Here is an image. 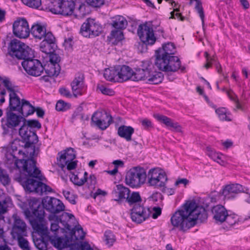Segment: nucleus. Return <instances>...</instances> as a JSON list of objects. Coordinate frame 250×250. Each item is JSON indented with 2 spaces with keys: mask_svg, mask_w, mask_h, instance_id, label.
I'll return each mask as SVG.
<instances>
[{
  "mask_svg": "<svg viewBox=\"0 0 250 250\" xmlns=\"http://www.w3.org/2000/svg\"><path fill=\"white\" fill-rule=\"evenodd\" d=\"M15 159V166L20 172L15 175L14 180L19 183L26 192H35L42 194L43 192H52L53 189L49 186L42 183L41 171L36 166L37 162L33 158Z\"/></svg>",
  "mask_w": 250,
  "mask_h": 250,
  "instance_id": "nucleus-1",
  "label": "nucleus"
},
{
  "mask_svg": "<svg viewBox=\"0 0 250 250\" xmlns=\"http://www.w3.org/2000/svg\"><path fill=\"white\" fill-rule=\"evenodd\" d=\"M65 206L59 199L55 197L47 196L42 199V202L39 199L33 198L29 201V207L24 210V214L27 220H30L29 216L35 218L36 216L41 214L42 218L41 223L44 221L45 209L51 214L56 215L64 210Z\"/></svg>",
  "mask_w": 250,
  "mask_h": 250,
  "instance_id": "nucleus-2",
  "label": "nucleus"
},
{
  "mask_svg": "<svg viewBox=\"0 0 250 250\" xmlns=\"http://www.w3.org/2000/svg\"><path fill=\"white\" fill-rule=\"evenodd\" d=\"M42 127L40 122L35 119L27 120L23 118L22 125L19 129L20 135L24 142H25V148H31L32 151L30 152V158H33L36 151H39V148L36 147L35 145L38 142V137L35 128L39 129Z\"/></svg>",
  "mask_w": 250,
  "mask_h": 250,
  "instance_id": "nucleus-3",
  "label": "nucleus"
},
{
  "mask_svg": "<svg viewBox=\"0 0 250 250\" xmlns=\"http://www.w3.org/2000/svg\"><path fill=\"white\" fill-rule=\"evenodd\" d=\"M192 204L187 201L181 208L175 212L170 218L171 225L174 228H179L180 231L185 232L195 226V220L191 219L190 208Z\"/></svg>",
  "mask_w": 250,
  "mask_h": 250,
  "instance_id": "nucleus-4",
  "label": "nucleus"
},
{
  "mask_svg": "<svg viewBox=\"0 0 250 250\" xmlns=\"http://www.w3.org/2000/svg\"><path fill=\"white\" fill-rule=\"evenodd\" d=\"M30 218L28 221L34 230L40 234V237L34 239V243L36 247L39 250H47L48 242L50 241V235L48 229L42 224L41 220L42 218L41 214L36 216V219L29 216Z\"/></svg>",
  "mask_w": 250,
  "mask_h": 250,
  "instance_id": "nucleus-5",
  "label": "nucleus"
},
{
  "mask_svg": "<svg viewBox=\"0 0 250 250\" xmlns=\"http://www.w3.org/2000/svg\"><path fill=\"white\" fill-rule=\"evenodd\" d=\"M32 50L24 43L17 39L11 40L8 47L6 57L24 61L27 57H32Z\"/></svg>",
  "mask_w": 250,
  "mask_h": 250,
  "instance_id": "nucleus-6",
  "label": "nucleus"
},
{
  "mask_svg": "<svg viewBox=\"0 0 250 250\" xmlns=\"http://www.w3.org/2000/svg\"><path fill=\"white\" fill-rule=\"evenodd\" d=\"M75 6L72 0H51L45 8L53 14L69 16L73 14Z\"/></svg>",
  "mask_w": 250,
  "mask_h": 250,
  "instance_id": "nucleus-7",
  "label": "nucleus"
},
{
  "mask_svg": "<svg viewBox=\"0 0 250 250\" xmlns=\"http://www.w3.org/2000/svg\"><path fill=\"white\" fill-rule=\"evenodd\" d=\"M155 64L160 70L164 72H176L180 69L184 71L185 69V67L181 66L179 58L175 56L160 58L159 55L156 58Z\"/></svg>",
  "mask_w": 250,
  "mask_h": 250,
  "instance_id": "nucleus-8",
  "label": "nucleus"
},
{
  "mask_svg": "<svg viewBox=\"0 0 250 250\" xmlns=\"http://www.w3.org/2000/svg\"><path fill=\"white\" fill-rule=\"evenodd\" d=\"M147 174L145 169L140 167H133L128 170L125 175L126 185L131 188L139 187L145 183Z\"/></svg>",
  "mask_w": 250,
  "mask_h": 250,
  "instance_id": "nucleus-9",
  "label": "nucleus"
},
{
  "mask_svg": "<svg viewBox=\"0 0 250 250\" xmlns=\"http://www.w3.org/2000/svg\"><path fill=\"white\" fill-rule=\"evenodd\" d=\"M23 117L14 113V111L6 109L5 116L1 119V126L3 130L2 134L5 135L10 132V129L13 130L21 123H23Z\"/></svg>",
  "mask_w": 250,
  "mask_h": 250,
  "instance_id": "nucleus-10",
  "label": "nucleus"
},
{
  "mask_svg": "<svg viewBox=\"0 0 250 250\" xmlns=\"http://www.w3.org/2000/svg\"><path fill=\"white\" fill-rule=\"evenodd\" d=\"M137 34L140 40L146 45H153L156 41L151 21L140 24L137 29Z\"/></svg>",
  "mask_w": 250,
  "mask_h": 250,
  "instance_id": "nucleus-11",
  "label": "nucleus"
},
{
  "mask_svg": "<svg viewBox=\"0 0 250 250\" xmlns=\"http://www.w3.org/2000/svg\"><path fill=\"white\" fill-rule=\"evenodd\" d=\"M85 233L83 231L82 227L79 225L76 226L69 232V235H65V244L67 247H70L71 249L75 250H82L83 243L77 242L76 241L82 240L84 238Z\"/></svg>",
  "mask_w": 250,
  "mask_h": 250,
  "instance_id": "nucleus-12",
  "label": "nucleus"
},
{
  "mask_svg": "<svg viewBox=\"0 0 250 250\" xmlns=\"http://www.w3.org/2000/svg\"><path fill=\"white\" fill-rule=\"evenodd\" d=\"M102 31V26L93 19H87L81 27L80 33L84 37L93 38Z\"/></svg>",
  "mask_w": 250,
  "mask_h": 250,
  "instance_id": "nucleus-13",
  "label": "nucleus"
},
{
  "mask_svg": "<svg viewBox=\"0 0 250 250\" xmlns=\"http://www.w3.org/2000/svg\"><path fill=\"white\" fill-rule=\"evenodd\" d=\"M147 184L157 188L165 187L167 177L165 172L161 171L157 168L149 169L147 174Z\"/></svg>",
  "mask_w": 250,
  "mask_h": 250,
  "instance_id": "nucleus-14",
  "label": "nucleus"
},
{
  "mask_svg": "<svg viewBox=\"0 0 250 250\" xmlns=\"http://www.w3.org/2000/svg\"><path fill=\"white\" fill-rule=\"evenodd\" d=\"M248 189L245 190L243 186L239 184H231L225 186L220 192V194L224 196L225 199H233L236 195L241 192H246L248 198L246 201L250 204V193L247 192Z\"/></svg>",
  "mask_w": 250,
  "mask_h": 250,
  "instance_id": "nucleus-15",
  "label": "nucleus"
},
{
  "mask_svg": "<svg viewBox=\"0 0 250 250\" xmlns=\"http://www.w3.org/2000/svg\"><path fill=\"white\" fill-rule=\"evenodd\" d=\"M32 57H27L22 62L21 65L28 74L38 77L41 75L44 68L39 60L32 59Z\"/></svg>",
  "mask_w": 250,
  "mask_h": 250,
  "instance_id": "nucleus-16",
  "label": "nucleus"
},
{
  "mask_svg": "<svg viewBox=\"0 0 250 250\" xmlns=\"http://www.w3.org/2000/svg\"><path fill=\"white\" fill-rule=\"evenodd\" d=\"M91 121L102 130L106 129L112 123V116L106 112L96 111L91 117Z\"/></svg>",
  "mask_w": 250,
  "mask_h": 250,
  "instance_id": "nucleus-17",
  "label": "nucleus"
},
{
  "mask_svg": "<svg viewBox=\"0 0 250 250\" xmlns=\"http://www.w3.org/2000/svg\"><path fill=\"white\" fill-rule=\"evenodd\" d=\"M91 121L102 130L106 129L112 123V116L106 112L96 111L91 117Z\"/></svg>",
  "mask_w": 250,
  "mask_h": 250,
  "instance_id": "nucleus-18",
  "label": "nucleus"
},
{
  "mask_svg": "<svg viewBox=\"0 0 250 250\" xmlns=\"http://www.w3.org/2000/svg\"><path fill=\"white\" fill-rule=\"evenodd\" d=\"M13 33L19 38H26L30 34V29L28 22L25 18H20L13 24Z\"/></svg>",
  "mask_w": 250,
  "mask_h": 250,
  "instance_id": "nucleus-19",
  "label": "nucleus"
},
{
  "mask_svg": "<svg viewBox=\"0 0 250 250\" xmlns=\"http://www.w3.org/2000/svg\"><path fill=\"white\" fill-rule=\"evenodd\" d=\"M189 204H193L192 207L190 208V210H192L191 213V219L195 220V226L198 220L200 222H203L208 218V213L205 208L202 206H198L194 200L188 201Z\"/></svg>",
  "mask_w": 250,
  "mask_h": 250,
  "instance_id": "nucleus-20",
  "label": "nucleus"
},
{
  "mask_svg": "<svg viewBox=\"0 0 250 250\" xmlns=\"http://www.w3.org/2000/svg\"><path fill=\"white\" fill-rule=\"evenodd\" d=\"M46 36L40 43V47L42 52L48 54L55 52L57 46L56 39L51 32L49 31Z\"/></svg>",
  "mask_w": 250,
  "mask_h": 250,
  "instance_id": "nucleus-21",
  "label": "nucleus"
},
{
  "mask_svg": "<svg viewBox=\"0 0 250 250\" xmlns=\"http://www.w3.org/2000/svg\"><path fill=\"white\" fill-rule=\"evenodd\" d=\"M150 69V65L148 62H142L141 67L136 68L135 71H133L132 81L146 80L149 76V74Z\"/></svg>",
  "mask_w": 250,
  "mask_h": 250,
  "instance_id": "nucleus-22",
  "label": "nucleus"
},
{
  "mask_svg": "<svg viewBox=\"0 0 250 250\" xmlns=\"http://www.w3.org/2000/svg\"><path fill=\"white\" fill-rule=\"evenodd\" d=\"M76 158L74 149L69 147L64 150V153H61L59 159L57 158L58 164L61 168L62 170L65 173L64 168L66 166V163L68 161H73Z\"/></svg>",
  "mask_w": 250,
  "mask_h": 250,
  "instance_id": "nucleus-23",
  "label": "nucleus"
},
{
  "mask_svg": "<svg viewBox=\"0 0 250 250\" xmlns=\"http://www.w3.org/2000/svg\"><path fill=\"white\" fill-rule=\"evenodd\" d=\"M72 218H75L72 214L66 212H63L60 216H57L55 214H50L48 217V219L50 221L55 220V221L61 223L64 228L69 232L71 231V230H73V228H72L71 226L68 224V221Z\"/></svg>",
  "mask_w": 250,
  "mask_h": 250,
  "instance_id": "nucleus-24",
  "label": "nucleus"
},
{
  "mask_svg": "<svg viewBox=\"0 0 250 250\" xmlns=\"http://www.w3.org/2000/svg\"><path fill=\"white\" fill-rule=\"evenodd\" d=\"M26 225L24 221L20 218H16L13 226L11 234L14 239L20 236L26 235Z\"/></svg>",
  "mask_w": 250,
  "mask_h": 250,
  "instance_id": "nucleus-25",
  "label": "nucleus"
},
{
  "mask_svg": "<svg viewBox=\"0 0 250 250\" xmlns=\"http://www.w3.org/2000/svg\"><path fill=\"white\" fill-rule=\"evenodd\" d=\"M83 74H79L75 77L71 83L73 95L76 98L83 95Z\"/></svg>",
  "mask_w": 250,
  "mask_h": 250,
  "instance_id": "nucleus-26",
  "label": "nucleus"
},
{
  "mask_svg": "<svg viewBox=\"0 0 250 250\" xmlns=\"http://www.w3.org/2000/svg\"><path fill=\"white\" fill-rule=\"evenodd\" d=\"M154 117L160 123L164 124L166 127L173 128L177 132L181 131V127L177 122H174L172 119L161 114H154Z\"/></svg>",
  "mask_w": 250,
  "mask_h": 250,
  "instance_id": "nucleus-27",
  "label": "nucleus"
},
{
  "mask_svg": "<svg viewBox=\"0 0 250 250\" xmlns=\"http://www.w3.org/2000/svg\"><path fill=\"white\" fill-rule=\"evenodd\" d=\"M176 52V48L173 43L171 42L164 44L162 48H159L155 52L156 58L160 55V58L174 56Z\"/></svg>",
  "mask_w": 250,
  "mask_h": 250,
  "instance_id": "nucleus-28",
  "label": "nucleus"
},
{
  "mask_svg": "<svg viewBox=\"0 0 250 250\" xmlns=\"http://www.w3.org/2000/svg\"><path fill=\"white\" fill-rule=\"evenodd\" d=\"M130 190L122 185H117L116 188L112 191V195L115 198L114 200L120 203L122 199H125L126 197L129 195Z\"/></svg>",
  "mask_w": 250,
  "mask_h": 250,
  "instance_id": "nucleus-29",
  "label": "nucleus"
},
{
  "mask_svg": "<svg viewBox=\"0 0 250 250\" xmlns=\"http://www.w3.org/2000/svg\"><path fill=\"white\" fill-rule=\"evenodd\" d=\"M213 218L221 223L225 222L226 217L228 213L226 208L221 205L214 206L211 209Z\"/></svg>",
  "mask_w": 250,
  "mask_h": 250,
  "instance_id": "nucleus-30",
  "label": "nucleus"
},
{
  "mask_svg": "<svg viewBox=\"0 0 250 250\" xmlns=\"http://www.w3.org/2000/svg\"><path fill=\"white\" fill-rule=\"evenodd\" d=\"M48 32H47L45 26L38 23L33 24L31 27V30H30V33L31 34L34 38L36 40H39L46 38Z\"/></svg>",
  "mask_w": 250,
  "mask_h": 250,
  "instance_id": "nucleus-31",
  "label": "nucleus"
},
{
  "mask_svg": "<svg viewBox=\"0 0 250 250\" xmlns=\"http://www.w3.org/2000/svg\"><path fill=\"white\" fill-rule=\"evenodd\" d=\"M117 74L121 82L132 80L133 70L128 66L123 65L117 67Z\"/></svg>",
  "mask_w": 250,
  "mask_h": 250,
  "instance_id": "nucleus-32",
  "label": "nucleus"
},
{
  "mask_svg": "<svg viewBox=\"0 0 250 250\" xmlns=\"http://www.w3.org/2000/svg\"><path fill=\"white\" fill-rule=\"evenodd\" d=\"M17 111L24 118L27 117L34 113V106L29 101L22 99L21 105Z\"/></svg>",
  "mask_w": 250,
  "mask_h": 250,
  "instance_id": "nucleus-33",
  "label": "nucleus"
},
{
  "mask_svg": "<svg viewBox=\"0 0 250 250\" xmlns=\"http://www.w3.org/2000/svg\"><path fill=\"white\" fill-rule=\"evenodd\" d=\"M109 24L116 29H125L127 25V21L125 18L122 16L116 15L111 18Z\"/></svg>",
  "mask_w": 250,
  "mask_h": 250,
  "instance_id": "nucleus-34",
  "label": "nucleus"
},
{
  "mask_svg": "<svg viewBox=\"0 0 250 250\" xmlns=\"http://www.w3.org/2000/svg\"><path fill=\"white\" fill-rule=\"evenodd\" d=\"M134 132V129L131 126L122 125L118 127L117 134L121 138H124L127 142L131 141L132 135Z\"/></svg>",
  "mask_w": 250,
  "mask_h": 250,
  "instance_id": "nucleus-35",
  "label": "nucleus"
},
{
  "mask_svg": "<svg viewBox=\"0 0 250 250\" xmlns=\"http://www.w3.org/2000/svg\"><path fill=\"white\" fill-rule=\"evenodd\" d=\"M21 104V100L16 93L15 91L9 94V103L7 109L8 110L17 111Z\"/></svg>",
  "mask_w": 250,
  "mask_h": 250,
  "instance_id": "nucleus-36",
  "label": "nucleus"
},
{
  "mask_svg": "<svg viewBox=\"0 0 250 250\" xmlns=\"http://www.w3.org/2000/svg\"><path fill=\"white\" fill-rule=\"evenodd\" d=\"M150 213V210L143 211L142 213L139 212H131L130 216L133 222L137 224H140L149 218Z\"/></svg>",
  "mask_w": 250,
  "mask_h": 250,
  "instance_id": "nucleus-37",
  "label": "nucleus"
},
{
  "mask_svg": "<svg viewBox=\"0 0 250 250\" xmlns=\"http://www.w3.org/2000/svg\"><path fill=\"white\" fill-rule=\"evenodd\" d=\"M149 77L147 78V83L152 84H158L162 82L164 75L160 72H153L149 71Z\"/></svg>",
  "mask_w": 250,
  "mask_h": 250,
  "instance_id": "nucleus-38",
  "label": "nucleus"
},
{
  "mask_svg": "<svg viewBox=\"0 0 250 250\" xmlns=\"http://www.w3.org/2000/svg\"><path fill=\"white\" fill-rule=\"evenodd\" d=\"M61 66L60 64H51L47 69H44L45 73L50 77H57L60 73Z\"/></svg>",
  "mask_w": 250,
  "mask_h": 250,
  "instance_id": "nucleus-39",
  "label": "nucleus"
},
{
  "mask_svg": "<svg viewBox=\"0 0 250 250\" xmlns=\"http://www.w3.org/2000/svg\"><path fill=\"white\" fill-rule=\"evenodd\" d=\"M122 29H116L111 31L110 33L111 40L114 41L113 43L117 44L124 39V34Z\"/></svg>",
  "mask_w": 250,
  "mask_h": 250,
  "instance_id": "nucleus-40",
  "label": "nucleus"
},
{
  "mask_svg": "<svg viewBox=\"0 0 250 250\" xmlns=\"http://www.w3.org/2000/svg\"><path fill=\"white\" fill-rule=\"evenodd\" d=\"M130 205L138 204L142 201L140 194L138 192H133L131 195L129 193V195L126 197L125 200Z\"/></svg>",
  "mask_w": 250,
  "mask_h": 250,
  "instance_id": "nucleus-41",
  "label": "nucleus"
},
{
  "mask_svg": "<svg viewBox=\"0 0 250 250\" xmlns=\"http://www.w3.org/2000/svg\"><path fill=\"white\" fill-rule=\"evenodd\" d=\"M50 241L54 244L55 247L59 250H61L67 245H65V242L63 243V239L61 237H58V235L55 236H50Z\"/></svg>",
  "mask_w": 250,
  "mask_h": 250,
  "instance_id": "nucleus-42",
  "label": "nucleus"
},
{
  "mask_svg": "<svg viewBox=\"0 0 250 250\" xmlns=\"http://www.w3.org/2000/svg\"><path fill=\"white\" fill-rule=\"evenodd\" d=\"M118 76L117 68L116 69L106 68L105 69L104 76V78L109 81H114L115 78Z\"/></svg>",
  "mask_w": 250,
  "mask_h": 250,
  "instance_id": "nucleus-43",
  "label": "nucleus"
},
{
  "mask_svg": "<svg viewBox=\"0 0 250 250\" xmlns=\"http://www.w3.org/2000/svg\"><path fill=\"white\" fill-rule=\"evenodd\" d=\"M226 93L229 99L235 103L236 108L238 109H242V106L239 102L237 96L234 93L233 91L230 89L229 91H226Z\"/></svg>",
  "mask_w": 250,
  "mask_h": 250,
  "instance_id": "nucleus-44",
  "label": "nucleus"
},
{
  "mask_svg": "<svg viewBox=\"0 0 250 250\" xmlns=\"http://www.w3.org/2000/svg\"><path fill=\"white\" fill-rule=\"evenodd\" d=\"M70 173L72 175L71 176H69L70 181L75 185L82 186L87 181V178L85 177L79 179L77 175H75L74 173L71 172Z\"/></svg>",
  "mask_w": 250,
  "mask_h": 250,
  "instance_id": "nucleus-45",
  "label": "nucleus"
},
{
  "mask_svg": "<svg viewBox=\"0 0 250 250\" xmlns=\"http://www.w3.org/2000/svg\"><path fill=\"white\" fill-rule=\"evenodd\" d=\"M104 241L109 246L113 245L115 241V237L113 232L109 230H106L104 234Z\"/></svg>",
  "mask_w": 250,
  "mask_h": 250,
  "instance_id": "nucleus-46",
  "label": "nucleus"
},
{
  "mask_svg": "<svg viewBox=\"0 0 250 250\" xmlns=\"http://www.w3.org/2000/svg\"><path fill=\"white\" fill-rule=\"evenodd\" d=\"M24 236H20L16 238L18 240V245L23 250H30L29 242Z\"/></svg>",
  "mask_w": 250,
  "mask_h": 250,
  "instance_id": "nucleus-47",
  "label": "nucleus"
},
{
  "mask_svg": "<svg viewBox=\"0 0 250 250\" xmlns=\"http://www.w3.org/2000/svg\"><path fill=\"white\" fill-rule=\"evenodd\" d=\"M70 104L64 102L62 100L58 101L56 104V109L58 111H64L70 108Z\"/></svg>",
  "mask_w": 250,
  "mask_h": 250,
  "instance_id": "nucleus-48",
  "label": "nucleus"
},
{
  "mask_svg": "<svg viewBox=\"0 0 250 250\" xmlns=\"http://www.w3.org/2000/svg\"><path fill=\"white\" fill-rule=\"evenodd\" d=\"M23 3L27 6L35 8L38 9L41 5V0H21Z\"/></svg>",
  "mask_w": 250,
  "mask_h": 250,
  "instance_id": "nucleus-49",
  "label": "nucleus"
},
{
  "mask_svg": "<svg viewBox=\"0 0 250 250\" xmlns=\"http://www.w3.org/2000/svg\"><path fill=\"white\" fill-rule=\"evenodd\" d=\"M219 118L222 121H230L231 119L227 116V109L224 107L219 108L215 110Z\"/></svg>",
  "mask_w": 250,
  "mask_h": 250,
  "instance_id": "nucleus-50",
  "label": "nucleus"
},
{
  "mask_svg": "<svg viewBox=\"0 0 250 250\" xmlns=\"http://www.w3.org/2000/svg\"><path fill=\"white\" fill-rule=\"evenodd\" d=\"M238 220L237 215L235 214H228L226 217L225 222L229 226H232L235 225Z\"/></svg>",
  "mask_w": 250,
  "mask_h": 250,
  "instance_id": "nucleus-51",
  "label": "nucleus"
},
{
  "mask_svg": "<svg viewBox=\"0 0 250 250\" xmlns=\"http://www.w3.org/2000/svg\"><path fill=\"white\" fill-rule=\"evenodd\" d=\"M207 150L208 151L207 154L208 156L214 161H216L219 163V160L221 159V154L214 151L209 147H207Z\"/></svg>",
  "mask_w": 250,
  "mask_h": 250,
  "instance_id": "nucleus-52",
  "label": "nucleus"
},
{
  "mask_svg": "<svg viewBox=\"0 0 250 250\" xmlns=\"http://www.w3.org/2000/svg\"><path fill=\"white\" fill-rule=\"evenodd\" d=\"M0 182L4 185H8L10 183V179L9 175L4 173L3 170L0 168Z\"/></svg>",
  "mask_w": 250,
  "mask_h": 250,
  "instance_id": "nucleus-53",
  "label": "nucleus"
},
{
  "mask_svg": "<svg viewBox=\"0 0 250 250\" xmlns=\"http://www.w3.org/2000/svg\"><path fill=\"white\" fill-rule=\"evenodd\" d=\"M97 88L104 95L112 96L115 94V92L113 89L106 87L103 85H98Z\"/></svg>",
  "mask_w": 250,
  "mask_h": 250,
  "instance_id": "nucleus-54",
  "label": "nucleus"
},
{
  "mask_svg": "<svg viewBox=\"0 0 250 250\" xmlns=\"http://www.w3.org/2000/svg\"><path fill=\"white\" fill-rule=\"evenodd\" d=\"M48 54L49 55V62L51 64H59V62L61 61V58L58 54L56 53H50Z\"/></svg>",
  "mask_w": 250,
  "mask_h": 250,
  "instance_id": "nucleus-55",
  "label": "nucleus"
},
{
  "mask_svg": "<svg viewBox=\"0 0 250 250\" xmlns=\"http://www.w3.org/2000/svg\"><path fill=\"white\" fill-rule=\"evenodd\" d=\"M195 8L197 11L202 21V22L204 23V19L205 15L203 8L202 5V2L201 1H197V2L196 3Z\"/></svg>",
  "mask_w": 250,
  "mask_h": 250,
  "instance_id": "nucleus-56",
  "label": "nucleus"
},
{
  "mask_svg": "<svg viewBox=\"0 0 250 250\" xmlns=\"http://www.w3.org/2000/svg\"><path fill=\"white\" fill-rule=\"evenodd\" d=\"M86 3L94 7H100L104 3V0H86Z\"/></svg>",
  "mask_w": 250,
  "mask_h": 250,
  "instance_id": "nucleus-57",
  "label": "nucleus"
},
{
  "mask_svg": "<svg viewBox=\"0 0 250 250\" xmlns=\"http://www.w3.org/2000/svg\"><path fill=\"white\" fill-rule=\"evenodd\" d=\"M149 210V208H145L143 206L141 205L140 204H135L133 205V208L130 209L131 212H139L142 213L143 211Z\"/></svg>",
  "mask_w": 250,
  "mask_h": 250,
  "instance_id": "nucleus-58",
  "label": "nucleus"
},
{
  "mask_svg": "<svg viewBox=\"0 0 250 250\" xmlns=\"http://www.w3.org/2000/svg\"><path fill=\"white\" fill-rule=\"evenodd\" d=\"M2 83L4 86L6 88V89L10 92V93H13L15 92V90L12 87V83L10 81L9 78H5L2 81Z\"/></svg>",
  "mask_w": 250,
  "mask_h": 250,
  "instance_id": "nucleus-59",
  "label": "nucleus"
},
{
  "mask_svg": "<svg viewBox=\"0 0 250 250\" xmlns=\"http://www.w3.org/2000/svg\"><path fill=\"white\" fill-rule=\"evenodd\" d=\"M83 108L82 106H79L75 111L74 112L72 115L71 120L72 122H73L74 120L77 118H79L82 112Z\"/></svg>",
  "mask_w": 250,
  "mask_h": 250,
  "instance_id": "nucleus-60",
  "label": "nucleus"
},
{
  "mask_svg": "<svg viewBox=\"0 0 250 250\" xmlns=\"http://www.w3.org/2000/svg\"><path fill=\"white\" fill-rule=\"evenodd\" d=\"M140 122L141 123L142 125L144 127V128L146 129H149V128L153 127V125L149 119L147 118H145L144 119L141 120L140 121Z\"/></svg>",
  "mask_w": 250,
  "mask_h": 250,
  "instance_id": "nucleus-61",
  "label": "nucleus"
},
{
  "mask_svg": "<svg viewBox=\"0 0 250 250\" xmlns=\"http://www.w3.org/2000/svg\"><path fill=\"white\" fill-rule=\"evenodd\" d=\"M62 193L64 197L66 199H67L71 204L73 205H75L76 204V202L75 200L70 196V192L69 191L63 190L62 191Z\"/></svg>",
  "mask_w": 250,
  "mask_h": 250,
  "instance_id": "nucleus-62",
  "label": "nucleus"
},
{
  "mask_svg": "<svg viewBox=\"0 0 250 250\" xmlns=\"http://www.w3.org/2000/svg\"><path fill=\"white\" fill-rule=\"evenodd\" d=\"M55 223H52L50 226V230L53 233V236L58 235V231L60 228L59 226V223L58 221H56Z\"/></svg>",
  "mask_w": 250,
  "mask_h": 250,
  "instance_id": "nucleus-63",
  "label": "nucleus"
},
{
  "mask_svg": "<svg viewBox=\"0 0 250 250\" xmlns=\"http://www.w3.org/2000/svg\"><path fill=\"white\" fill-rule=\"evenodd\" d=\"M63 45L65 49H67V50L72 49L73 46V38H68V39H65L64 40Z\"/></svg>",
  "mask_w": 250,
  "mask_h": 250,
  "instance_id": "nucleus-64",
  "label": "nucleus"
}]
</instances>
